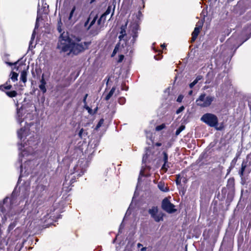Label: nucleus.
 <instances>
[{
    "label": "nucleus",
    "mask_w": 251,
    "mask_h": 251,
    "mask_svg": "<svg viewBox=\"0 0 251 251\" xmlns=\"http://www.w3.org/2000/svg\"><path fill=\"white\" fill-rule=\"evenodd\" d=\"M79 38L70 39L67 33L64 32L59 37L57 48L63 52L69 51V54L77 55L86 50L91 43L89 42H81Z\"/></svg>",
    "instance_id": "obj_1"
},
{
    "label": "nucleus",
    "mask_w": 251,
    "mask_h": 251,
    "mask_svg": "<svg viewBox=\"0 0 251 251\" xmlns=\"http://www.w3.org/2000/svg\"><path fill=\"white\" fill-rule=\"evenodd\" d=\"M16 186L14 187L10 197H5L2 201H0V211L5 218L16 214L15 205L16 198Z\"/></svg>",
    "instance_id": "obj_2"
},
{
    "label": "nucleus",
    "mask_w": 251,
    "mask_h": 251,
    "mask_svg": "<svg viewBox=\"0 0 251 251\" xmlns=\"http://www.w3.org/2000/svg\"><path fill=\"white\" fill-rule=\"evenodd\" d=\"M214 100V97L211 96H206L205 94H201L196 100L197 105L201 107L209 106Z\"/></svg>",
    "instance_id": "obj_3"
},
{
    "label": "nucleus",
    "mask_w": 251,
    "mask_h": 251,
    "mask_svg": "<svg viewBox=\"0 0 251 251\" xmlns=\"http://www.w3.org/2000/svg\"><path fill=\"white\" fill-rule=\"evenodd\" d=\"M201 120L211 127H214L218 125V119L215 115L212 113L204 114L201 117Z\"/></svg>",
    "instance_id": "obj_4"
},
{
    "label": "nucleus",
    "mask_w": 251,
    "mask_h": 251,
    "mask_svg": "<svg viewBox=\"0 0 251 251\" xmlns=\"http://www.w3.org/2000/svg\"><path fill=\"white\" fill-rule=\"evenodd\" d=\"M17 65H18L17 67V70L21 71L20 80L25 83L26 81L27 71L28 69L29 66L26 65L21 60L17 61Z\"/></svg>",
    "instance_id": "obj_5"
},
{
    "label": "nucleus",
    "mask_w": 251,
    "mask_h": 251,
    "mask_svg": "<svg viewBox=\"0 0 251 251\" xmlns=\"http://www.w3.org/2000/svg\"><path fill=\"white\" fill-rule=\"evenodd\" d=\"M148 212L151 215V217L156 222L163 221L164 214L162 212L159 211L157 206H152L151 208L149 209Z\"/></svg>",
    "instance_id": "obj_6"
},
{
    "label": "nucleus",
    "mask_w": 251,
    "mask_h": 251,
    "mask_svg": "<svg viewBox=\"0 0 251 251\" xmlns=\"http://www.w3.org/2000/svg\"><path fill=\"white\" fill-rule=\"evenodd\" d=\"M162 208L169 213H172L176 211L175 205L172 204L167 198L163 199L162 202Z\"/></svg>",
    "instance_id": "obj_7"
},
{
    "label": "nucleus",
    "mask_w": 251,
    "mask_h": 251,
    "mask_svg": "<svg viewBox=\"0 0 251 251\" xmlns=\"http://www.w3.org/2000/svg\"><path fill=\"white\" fill-rule=\"evenodd\" d=\"M29 134V129L28 127H23L18 132L19 138L24 141L26 136Z\"/></svg>",
    "instance_id": "obj_8"
},
{
    "label": "nucleus",
    "mask_w": 251,
    "mask_h": 251,
    "mask_svg": "<svg viewBox=\"0 0 251 251\" xmlns=\"http://www.w3.org/2000/svg\"><path fill=\"white\" fill-rule=\"evenodd\" d=\"M139 29V25L136 23H133L130 26V30L132 32V35L133 39L135 40V38L137 37V31Z\"/></svg>",
    "instance_id": "obj_9"
},
{
    "label": "nucleus",
    "mask_w": 251,
    "mask_h": 251,
    "mask_svg": "<svg viewBox=\"0 0 251 251\" xmlns=\"http://www.w3.org/2000/svg\"><path fill=\"white\" fill-rule=\"evenodd\" d=\"M201 28V25L197 26H196L194 29V30L192 33V38H191V42H194L197 39L198 35L200 33V30Z\"/></svg>",
    "instance_id": "obj_10"
},
{
    "label": "nucleus",
    "mask_w": 251,
    "mask_h": 251,
    "mask_svg": "<svg viewBox=\"0 0 251 251\" xmlns=\"http://www.w3.org/2000/svg\"><path fill=\"white\" fill-rule=\"evenodd\" d=\"M5 63L7 64V65L11 66H13V68H12L13 70H14V69H16V62H13V63H11V62H5ZM11 77H10V79L13 81V82H15L16 81V72H14V71H12L11 72Z\"/></svg>",
    "instance_id": "obj_11"
},
{
    "label": "nucleus",
    "mask_w": 251,
    "mask_h": 251,
    "mask_svg": "<svg viewBox=\"0 0 251 251\" xmlns=\"http://www.w3.org/2000/svg\"><path fill=\"white\" fill-rule=\"evenodd\" d=\"M38 20H39V18H37L34 30H35L36 29L38 28V27H39V25H38ZM35 36V30H34L33 33H32V36H31V40H30V41L29 42V48H30H30H32L33 47V46L32 45V44L33 41L34 40Z\"/></svg>",
    "instance_id": "obj_12"
},
{
    "label": "nucleus",
    "mask_w": 251,
    "mask_h": 251,
    "mask_svg": "<svg viewBox=\"0 0 251 251\" xmlns=\"http://www.w3.org/2000/svg\"><path fill=\"white\" fill-rule=\"evenodd\" d=\"M76 10V6H74L69 14V16L68 17V20L71 21H75V16L76 14H75V16H74L75 11Z\"/></svg>",
    "instance_id": "obj_13"
},
{
    "label": "nucleus",
    "mask_w": 251,
    "mask_h": 251,
    "mask_svg": "<svg viewBox=\"0 0 251 251\" xmlns=\"http://www.w3.org/2000/svg\"><path fill=\"white\" fill-rule=\"evenodd\" d=\"M10 80H8L6 83L3 85H0V90L4 91V90H10L12 88V85L9 84Z\"/></svg>",
    "instance_id": "obj_14"
},
{
    "label": "nucleus",
    "mask_w": 251,
    "mask_h": 251,
    "mask_svg": "<svg viewBox=\"0 0 251 251\" xmlns=\"http://www.w3.org/2000/svg\"><path fill=\"white\" fill-rule=\"evenodd\" d=\"M247 165V161L244 160L241 164V168L239 172V174L241 177L244 176V173Z\"/></svg>",
    "instance_id": "obj_15"
},
{
    "label": "nucleus",
    "mask_w": 251,
    "mask_h": 251,
    "mask_svg": "<svg viewBox=\"0 0 251 251\" xmlns=\"http://www.w3.org/2000/svg\"><path fill=\"white\" fill-rule=\"evenodd\" d=\"M19 150L21 151V153H20V155L25 156L28 154V151L25 148V144L23 145L21 144L19 147Z\"/></svg>",
    "instance_id": "obj_16"
},
{
    "label": "nucleus",
    "mask_w": 251,
    "mask_h": 251,
    "mask_svg": "<svg viewBox=\"0 0 251 251\" xmlns=\"http://www.w3.org/2000/svg\"><path fill=\"white\" fill-rule=\"evenodd\" d=\"M126 24L125 25H122L121 27L120 35L119 36V38L121 40L126 35Z\"/></svg>",
    "instance_id": "obj_17"
},
{
    "label": "nucleus",
    "mask_w": 251,
    "mask_h": 251,
    "mask_svg": "<svg viewBox=\"0 0 251 251\" xmlns=\"http://www.w3.org/2000/svg\"><path fill=\"white\" fill-rule=\"evenodd\" d=\"M16 226V221L14 220L12 223H11L8 226L7 229V231L8 233H11V234L13 233V232H15L16 230H14L13 231L12 230Z\"/></svg>",
    "instance_id": "obj_18"
},
{
    "label": "nucleus",
    "mask_w": 251,
    "mask_h": 251,
    "mask_svg": "<svg viewBox=\"0 0 251 251\" xmlns=\"http://www.w3.org/2000/svg\"><path fill=\"white\" fill-rule=\"evenodd\" d=\"M115 89L116 88L115 87H112L111 90L110 91V92L108 93V94L106 95V96L105 98V100H109L111 98V97L113 95L115 91Z\"/></svg>",
    "instance_id": "obj_19"
},
{
    "label": "nucleus",
    "mask_w": 251,
    "mask_h": 251,
    "mask_svg": "<svg viewBox=\"0 0 251 251\" xmlns=\"http://www.w3.org/2000/svg\"><path fill=\"white\" fill-rule=\"evenodd\" d=\"M88 135V132L86 130H84L83 128H81L79 133L78 136L80 138H82L83 137H85Z\"/></svg>",
    "instance_id": "obj_20"
},
{
    "label": "nucleus",
    "mask_w": 251,
    "mask_h": 251,
    "mask_svg": "<svg viewBox=\"0 0 251 251\" xmlns=\"http://www.w3.org/2000/svg\"><path fill=\"white\" fill-rule=\"evenodd\" d=\"M162 154L163 155V160L164 161V166H165L167 164V163L168 162V154H167V152L165 151H163Z\"/></svg>",
    "instance_id": "obj_21"
},
{
    "label": "nucleus",
    "mask_w": 251,
    "mask_h": 251,
    "mask_svg": "<svg viewBox=\"0 0 251 251\" xmlns=\"http://www.w3.org/2000/svg\"><path fill=\"white\" fill-rule=\"evenodd\" d=\"M7 96L10 98H13L16 97V91H7L5 92Z\"/></svg>",
    "instance_id": "obj_22"
},
{
    "label": "nucleus",
    "mask_w": 251,
    "mask_h": 251,
    "mask_svg": "<svg viewBox=\"0 0 251 251\" xmlns=\"http://www.w3.org/2000/svg\"><path fill=\"white\" fill-rule=\"evenodd\" d=\"M158 187L159 189L163 192H166L167 191V187L165 186L164 183H159L158 184Z\"/></svg>",
    "instance_id": "obj_23"
},
{
    "label": "nucleus",
    "mask_w": 251,
    "mask_h": 251,
    "mask_svg": "<svg viewBox=\"0 0 251 251\" xmlns=\"http://www.w3.org/2000/svg\"><path fill=\"white\" fill-rule=\"evenodd\" d=\"M185 126L183 125H181L176 131V135H178L180 134V133L184 129Z\"/></svg>",
    "instance_id": "obj_24"
},
{
    "label": "nucleus",
    "mask_w": 251,
    "mask_h": 251,
    "mask_svg": "<svg viewBox=\"0 0 251 251\" xmlns=\"http://www.w3.org/2000/svg\"><path fill=\"white\" fill-rule=\"evenodd\" d=\"M97 19V15L95 16L93 19V20L91 22L90 25L88 26L87 28V30H89L91 27L95 23L96 20Z\"/></svg>",
    "instance_id": "obj_25"
},
{
    "label": "nucleus",
    "mask_w": 251,
    "mask_h": 251,
    "mask_svg": "<svg viewBox=\"0 0 251 251\" xmlns=\"http://www.w3.org/2000/svg\"><path fill=\"white\" fill-rule=\"evenodd\" d=\"M170 167V163L168 162L167 163V164L164 166V164L163 165L161 170H163L164 172H166L168 170V169Z\"/></svg>",
    "instance_id": "obj_26"
},
{
    "label": "nucleus",
    "mask_w": 251,
    "mask_h": 251,
    "mask_svg": "<svg viewBox=\"0 0 251 251\" xmlns=\"http://www.w3.org/2000/svg\"><path fill=\"white\" fill-rule=\"evenodd\" d=\"M104 123V120L103 119H101L100 121L99 122L98 124H97L95 129L98 130L103 124Z\"/></svg>",
    "instance_id": "obj_27"
},
{
    "label": "nucleus",
    "mask_w": 251,
    "mask_h": 251,
    "mask_svg": "<svg viewBox=\"0 0 251 251\" xmlns=\"http://www.w3.org/2000/svg\"><path fill=\"white\" fill-rule=\"evenodd\" d=\"M165 127V125L163 124L160 126H158L156 127L155 129L156 131H160L164 129Z\"/></svg>",
    "instance_id": "obj_28"
},
{
    "label": "nucleus",
    "mask_w": 251,
    "mask_h": 251,
    "mask_svg": "<svg viewBox=\"0 0 251 251\" xmlns=\"http://www.w3.org/2000/svg\"><path fill=\"white\" fill-rule=\"evenodd\" d=\"M39 88L40 89V90L44 93L46 92L47 91V89H46V85H43V84H40L39 86Z\"/></svg>",
    "instance_id": "obj_29"
},
{
    "label": "nucleus",
    "mask_w": 251,
    "mask_h": 251,
    "mask_svg": "<svg viewBox=\"0 0 251 251\" xmlns=\"http://www.w3.org/2000/svg\"><path fill=\"white\" fill-rule=\"evenodd\" d=\"M111 6H109L107 9V10H106V11L104 13V14L107 16L108 15V14H110V13L111 12Z\"/></svg>",
    "instance_id": "obj_30"
},
{
    "label": "nucleus",
    "mask_w": 251,
    "mask_h": 251,
    "mask_svg": "<svg viewBox=\"0 0 251 251\" xmlns=\"http://www.w3.org/2000/svg\"><path fill=\"white\" fill-rule=\"evenodd\" d=\"M119 45H117L116 46V47H115V49L112 52V56L115 55V54L117 53L118 50H119Z\"/></svg>",
    "instance_id": "obj_31"
},
{
    "label": "nucleus",
    "mask_w": 251,
    "mask_h": 251,
    "mask_svg": "<svg viewBox=\"0 0 251 251\" xmlns=\"http://www.w3.org/2000/svg\"><path fill=\"white\" fill-rule=\"evenodd\" d=\"M40 83H41V84H43V85L46 84V82L44 78V74H43L42 75V78H41V79L40 80Z\"/></svg>",
    "instance_id": "obj_32"
},
{
    "label": "nucleus",
    "mask_w": 251,
    "mask_h": 251,
    "mask_svg": "<svg viewBox=\"0 0 251 251\" xmlns=\"http://www.w3.org/2000/svg\"><path fill=\"white\" fill-rule=\"evenodd\" d=\"M106 16L103 13L100 17V20L102 21V24L104 23V22L106 20Z\"/></svg>",
    "instance_id": "obj_33"
},
{
    "label": "nucleus",
    "mask_w": 251,
    "mask_h": 251,
    "mask_svg": "<svg viewBox=\"0 0 251 251\" xmlns=\"http://www.w3.org/2000/svg\"><path fill=\"white\" fill-rule=\"evenodd\" d=\"M184 109V107L183 106H181L176 111V114H179L181 112H182Z\"/></svg>",
    "instance_id": "obj_34"
},
{
    "label": "nucleus",
    "mask_w": 251,
    "mask_h": 251,
    "mask_svg": "<svg viewBox=\"0 0 251 251\" xmlns=\"http://www.w3.org/2000/svg\"><path fill=\"white\" fill-rule=\"evenodd\" d=\"M198 82L197 80H194L192 83L189 84V86L191 88H192Z\"/></svg>",
    "instance_id": "obj_35"
},
{
    "label": "nucleus",
    "mask_w": 251,
    "mask_h": 251,
    "mask_svg": "<svg viewBox=\"0 0 251 251\" xmlns=\"http://www.w3.org/2000/svg\"><path fill=\"white\" fill-rule=\"evenodd\" d=\"M60 24H62L61 23V20L60 19V22L58 23V27H57V29L59 33H61V32H62V29L61 27Z\"/></svg>",
    "instance_id": "obj_36"
},
{
    "label": "nucleus",
    "mask_w": 251,
    "mask_h": 251,
    "mask_svg": "<svg viewBox=\"0 0 251 251\" xmlns=\"http://www.w3.org/2000/svg\"><path fill=\"white\" fill-rule=\"evenodd\" d=\"M90 17H89L87 21L85 22V24H84V27H86V28L87 29V27H88V23H89V21H90Z\"/></svg>",
    "instance_id": "obj_37"
},
{
    "label": "nucleus",
    "mask_w": 251,
    "mask_h": 251,
    "mask_svg": "<svg viewBox=\"0 0 251 251\" xmlns=\"http://www.w3.org/2000/svg\"><path fill=\"white\" fill-rule=\"evenodd\" d=\"M183 96H182V95H179V96L178 97L177 99V102H181V101H182V99H183Z\"/></svg>",
    "instance_id": "obj_38"
},
{
    "label": "nucleus",
    "mask_w": 251,
    "mask_h": 251,
    "mask_svg": "<svg viewBox=\"0 0 251 251\" xmlns=\"http://www.w3.org/2000/svg\"><path fill=\"white\" fill-rule=\"evenodd\" d=\"M119 102L121 104H124L125 102V98H121L119 99Z\"/></svg>",
    "instance_id": "obj_39"
},
{
    "label": "nucleus",
    "mask_w": 251,
    "mask_h": 251,
    "mask_svg": "<svg viewBox=\"0 0 251 251\" xmlns=\"http://www.w3.org/2000/svg\"><path fill=\"white\" fill-rule=\"evenodd\" d=\"M124 56L123 55H121L119 56V59L118 62H122L124 59Z\"/></svg>",
    "instance_id": "obj_40"
},
{
    "label": "nucleus",
    "mask_w": 251,
    "mask_h": 251,
    "mask_svg": "<svg viewBox=\"0 0 251 251\" xmlns=\"http://www.w3.org/2000/svg\"><path fill=\"white\" fill-rule=\"evenodd\" d=\"M88 96V94H86L84 97V99L83 100V102L84 103V104H86V99H87V97Z\"/></svg>",
    "instance_id": "obj_41"
},
{
    "label": "nucleus",
    "mask_w": 251,
    "mask_h": 251,
    "mask_svg": "<svg viewBox=\"0 0 251 251\" xmlns=\"http://www.w3.org/2000/svg\"><path fill=\"white\" fill-rule=\"evenodd\" d=\"M147 158H148L147 154H145L143 157V161L146 162Z\"/></svg>",
    "instance_id": "obj_42"
},
{
    "label": "nucleus",
    "mask_w": 251,
    "mask_h": 251,
    "mask_svg": "<svg viewBox=\"0 0 251 251\" xmlns=\"http://www.w3.org/2000/svg\"><path fill=\"white\" fill-rule=\"evenodd\" d=\"M202 77L200 75H199L197 77V78L195 79V80H197V82H198L199 80H201V79Z\"/></svg>",
    "instance_id": "obj_43"
},
{
    "label": "nucleus",
    "mask_w": 251,
    "mask_h": 251,
    "mask_svg": "<svg viewBox=\"0 0 251 251\" xmlns=\"http://www.w3.org/2000/svg\"><path fill=\"white\" fill-rule=\"evenodd\" d=\"M101 23H102V21L100 20V18L98 21V24L100 25Z\"/></svg>",
    "instance_id": "obj_44"
},
{
    "label": "nucleus",
    "mask_w": 251,
    "mask_h": 251,
    "mask_svg": "<svg viewBox=\"0 0 251 251\" xmlns=\"http://www.w3.org/2000/svg\"><path fill=\"white\" fill-rule=\"evenodd\" d=\"M84 107L86 110L88 109H90V107L88 106H87V103H86V104H84Z\"/></svg>",
    "instance_id": "obj_45"
},
{
    "label": "nucleus",
    "mask_w": 251,
    "mask_h": 251,
    "mask_svg": "<svg viewBox=\"0 0 251 251\" xmlns=\"http://www.w3.org/2000/svg\"><path fill=\"white\" fill-rule=\"evenodd\" d=\"M147 250V248L146 247H143L141 249V251H146Z\"/></svg>",
    "instance_id": "obj_46"
},
{
    "label": "nucleus",
    "mask_w": 251,
    "mask_h": 251,
    "mask_svg": "<svg viewBox=\"0 0 251 251\" xmlns=\"http://www.w3.org/2000/svg\"><path fill=\"white\" fill-rule=\"evenodd\" d=\"M156 146H157V147L161 146V143H156Z\"/></svg>",
    "instance_id": "obj_47"
},
{
    "label": "nucleus",
    "mask_w": 251,
    "mask_h": 251,
    "mask_svg": "<svg viewBox=\"0 0 251 251\" xmlns=\"http://www.w3.org/2000/svg\"><path fill=\"white\" fill-rule=\"evenodd\" d=\"M142 245L141 244H140V243H138V244H137V247H138V248H140V247H142Z\"/></svg>",
    "instance_id": "obj_48"
},
{
    "label": "nucleus",
    "mask_w": 251,
    "mask_h": 251,
    "mask_svg": "<svg viewBox=\"0 0 251 251\" xmlns=\"http://www.w3.org/2000/svg\"><path fill=\"white\" fill-rule=\"evenodd\" d=\"M87 110H88V112L89 113H90V114L92 113V112H92V109L90 108V109H87Z\"/></svg>",
    "instance_id": "obj_49"
},
{
    "label": "nucleus",
    "mask_w": 251,
    "mask_h": 251,
    "mask_svg": "<svg viewBox=\"0 0 251 251\" xmlns=\"http://www.w3.org/2000/svg\"><path fill=\"white\" fill-rule=\"evenodd\" d=\"M192 93H193V91H192V90H191V91H189V95H192Z\"/></svg>",
    "instance_id": "obj_50"
},
{
    "label": "nucleus",
    "mask_w": 251,
    "mask_h": 251,
    "mask_svg": "<svg viewBox=\"0 0 251 251\" xmlns=\"http://www.w3.org/2000/svg\"><path fill=\"white\" fill-rule=\"evenodd\" d=\"M165 47V45H164V44H163V45H162V47L164 48V47Z\"/></svg>",
    "instance_id": "obj_51"
},
{
    "label": "nucleus",
    "mask_w": 251,
    "mask_h": 251,
    "mask_svg": "<svg viewBox=\"0 0 251 251\" xmlns=\"http://www.w3.org/2000/svg\"><path fill=\"white\" fill-rule=\"evenodd\" d=\"M210 82V81H206L205 83H209Z\"/></svg>",
    "instance_id": "obj_52"
},
{
    "label": "nucleus",
    "mask_w": 251,
    "mask_h": 251,
    "mask_svg": "<svg viewBox=\"0 0 251 251\" xmlns=\"http://www.w3.org/2000/svg\"><path fill=\"white\" fill-rule=\"evenodd\" d=\"M176 183L178 184L179 183V181L178 180L176 181Z\"/></svg>",
    "instance_id": "obj_53"
},
{
    "label": "nucleus",
    "mask_w": 251,
    "mask_h": 251,
    "mask_svg": "<svg viewBox=\"0 0 251 251\" xmlns=\"http://www.w3.org/2000/svg\"><path fill=\"white\" fill-rule=\"evenodd\" d=\"M98 33V32H97L95 33V34H97Z\"/></svg>",
    "instance_id": "obj_54"
},
{
    "label": "nucleus",
    "mask_w": 251,
    "mask_h": 251,
    "mask_svg": "<svg viewBox=\"0 0 251 251\" xmlns=\"http://www.w3.org/2000/svg\"><path fill=\"white\" fill-rule=\"evenodd\" d=\"M18 75L17 74V75H16L17 78L18 77Z\"/></svg>",
    "instance_id": "obj_55"
},
{
    "label": "nucleus",
    "mask_w": 251,
    "mask_h": 251,
    "mask_svg": "<svg viewBox=\"0 0 251 251\" xmlns=\"http://www.w3.org/2000/svg\"><path fill=\"white\" fill-rule=\"evenodd\" d=\"M94 0H92V1H91V2H93V1H94Z\"/></svg>",
    "instance_id": "obj_56"
}]
</instances>
